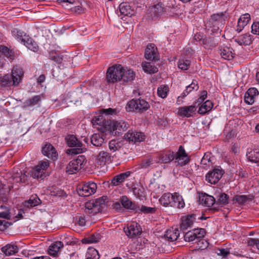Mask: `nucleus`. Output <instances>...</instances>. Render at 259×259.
Returning a JSON list of instances; mask_svg holds the SVG:
<instances>
[{
    "label": "nucleus",
    "instance_id": "864d4df0",
    "mask_svg": "<svg viewBox=\"0 0 259 259\" xmlns=\"http://www.w3.org/2000/svg\"><path fill=\"white\" fill-rule=\"evenodd\" d=\"M41 97L40 95H35L29 100L26 101L24 103L25 107H29L32 106H34L41 101Z\"/></svg>",
    "mask_w": 259,
    "mask_h": 259
},
{
    "label": "nucleus",
    "instance_id": "4d7b16f0",
    "mask_svg": "<svg viewBox=\"0 0 259 259\" xmlns=\"http://www.w3.org/2000/svg\"><path fill=\"white\" fill-rule=\"evenodd\" d=\"M11 33L13 36L20 40L21 42L24 40V35H27L24 31L16 28H13L11 31Z\"/></svg>",
    "mask_w": 259,
    "mask_h": 259
},
{
    "label": "nucleus",
    "instance_id": "7c9ffc66",
    "mask_svg": "<svg viewBox=\"0 0 259 259\" xmlns=\"http://www.w3.org/2000/svg\"><path fill=\"white\" fill-rule=\"evenodd\" d=\"M199 201L207 207H211L214 204L216 205V200L214 197L206 193H202L199 197Z\"/></svg>",
    "mask_w": 259,
    "mask_h": 259
},
{
    "label": "nucleus",
    "instance_id": "6e6d98bb",
    "mask_svg": "<svg viewBox=\"0 0 259 259\" xmlns=\"http://www.w3.org/2000/svg\"><path fill=\"white\" fill-rule=\"evenodd\" d=\"M143 69L145 72L149 74H154L158 71L157 67L152 65L150 63L146 62L143 65Z\"/></svg>",
    "mask_w": 259,
    "mask_h": 259
},
{
    "label": "nucleus",
    "instance_id": "5701e85b",
    "mask_svg": "<svg viewBox=\"0 0 259 259\" xmlns=\"http://www.w3.org/2000/svg\"><path fill=\"white\" fill-rule=\"evenodd\" d=\"M259 92L255 88H250L245 92L244 96V101L248 105H252L255 101Z\"/></svg>",
    "mask_w": 259,
    "mask_h": 259
},
{
    "label": "nucleus",
    "instance_id": "a18cd8bd",
    "mask_svg": "<svg viewBox=\"0 0 259 259\" xmlns=\"http://www.w3.org/2000/svg\"><path fill=\"white\" fill-rule=\"evenodd\" d=\"M0 52L2 53L8 59L11 60H14L15 59L16 56L14 51L5 46H0Z\"/></svg>",
    "mask_w": 259,
    "mask_h": 259
},
{
    "label": "nucleus",
    "instance_id": "f8f14e48",
    "mask_svg": "<svg viewBox=\"0 0 259 259\" xmlns=\"http://www.w3.org/2000/svg\"><path fill=\"white\" fill-rule=\"evenodd\" d=\"M24 74V71L21 66L17 65L13 66L10 74L12 77L13 87H16L19 85L22 80Z\"/></svg>",
    "mask_w": 259,
    "mask_h": 259
},
{
    "label": "nucleus",
    "instance_id": "de8ad7c7",
    "mask_svg": "<svg viewBox=\"0 0 259 259\" xmlns=\"http://www.w3.org/2000/svg\"><path fill=\"white\" fill-rule=\"evenodd\" d=\"M132 191L133 194L140 199H143L145 197L144 188L141 185H134L132 186Z\"/></svg>",
    "mask_w": 259,
    "mask_h": 259
},
{
    "label": "nucleus",
    "instance_id": "f704fd0d",
    "mask_svg": "<svg viewBox=\"0 0 259 259\" xmlns=\"http://www.w3.org/2000/svg\"><path fill=\"white\" fill-rule=\"evenodd\" d=\"M99 165H104L107 161H111V156L107 152L100 151L96 159Z\"/></svg>",
    "mask_w": 259,
    "mask_h": 259
},
{
    "label": "nucleus",
    "instance_id": "9d476101",
    "mask_svg": "<svg viewBox=\"0 0 259 259\" xmlns=\"http://www.w3.org/2000/svg\"><path fill=\"white\" fill-rule=\"evenodd\" d=\"M225 171L220 166H215L205 176V180L211 184H217L221 179Z\"/></svg>",
    "mask_w": 259,
    "mask_h": 259
},
{
    "label": "nucleus",
    "instance_id": "a19ab883",
    "mask_svg": "<svg viewBox=\"0 0 259 259\" xmlns=\"http://www.w3.org/2000/svg\"><path fill=\"white\" fill-rule=\"evenodd\" d=\"M124 140L113 139L109 143V148L113 152L119 150L124 145Z\"/></svg>",
    "mask_w": 259,
    "mask_h": 259
},
{
    "label": "nucleus",
    "instance_id": "774afa93",
    "mask_svg": "<svg viewBox=\"0 0 259 259\" xmlns=\"http://www.w3.org/2000/svg\"><path fill=\"white\" fill-rule=\"evenodd\" d=\"M236 175L240 178H247L248 177V174L246 170L241 167L236 170Z\"/></svg>",
    "mask_w": 259,
    "mask_h": 259
},
{
    "label": "nucleus",
    "instance_id": "c756f323",
    "mask_svg": "<svg viewBox=\"0 0 259 259\" xmlns=\"http://www.w3.org/2000/svg\"><path fill=\"white\" fill-rule=\"evenodd\" d=\"M179 236L180 232L178 228L168 229L165 231L164 235V238L169 242L177 240Z\"/></svg>",
    "mask_w": 259,
    "mask_h": 259
},
{
    "label": "nucleus",
    "instance_id": "c85d7f7f",
    "mask_svg": "<svg viewBox=\"0 0 259 259\" xmlns=\"http://www.w3.org/2000/svg\"><path fill=\"white\" fill-rule=\"evenodd\" d=\"M253 40V37L252 35L249 33H245L239 36L235 39V41L240 46H249L252 43Z\"/></svg>",
    "mask_w": 259,
    "mask_h": 259
},
{
    "label": "nucleus",
    "instance_id": "473e14b6",
    "mask_svg": "<svg viewBox=\"0 0 259 259\" xmlns=\"http://www.w3.org/2000/svg\"><path fill=\"white\" fill-rule=\"evenodd\" d=\"M41 200L36 194L32 195L28 200L24 202V206L28 208H32L40 205Z\"/></svg>",
    "mask_w": 259,
    "mask_h": 259
},
{
    "label": "nucleus",
    "instance_id": "ea45409f",
    "mask_svg": "<svg viewBox=\"0 0 259 259\" xmlns=\"http://www.w3.org/2000/svg\"><path fill=\"white\" fill-rule=\"evenodd\" d=\"M246 156L248 160L252 163H259V148H254L250 151H247Z\"/></svg>",
    "mask_w": 259,
    "mask_h": 259
},
{
    "label": "nucleus",
    "instance_id": "ddd939ff",
    "mask_svg": "<svg viewBox=\"0 0 259 259\" xmlns=\"http://www.w3.org/2000/svg\"><path fill=\"white\" fill-rule=\"evenodd\" d=\"M175 162L178 163V165L183 166L188 164L190 160V157L186 153L184 147L181 145L179 147L178 151L175 153Z\"/></svg>",
    "mask_w": 259,
    "mask_h": 259
},
{
    "label": "nucleus",
    "instance_id": "4be33fe9",
    "mask_svg": "<svg viewBox=\"0 0 259 259\" xmlns=\"http://www.w3.org/2000/svg\"><path fill=\"white\" fill-rule=\"evenodd\" d=\"M254 199L252 194L249 195H235L232 198L231 201L233 204L236 203L238 205H244L246 203L251 201Z\"/></svg>",
    "mask_w": 259,
    "mask_h": 259
},
{
    "label": "nucleus",
    "instance_id": "6ab92c4d",
    "mask_svg": "<svg viewBox=\"0 0 259 259\" xmlns=\"http://www.w3.org/2000/svg\"><path fill=\"white\" fill-rule=\"evenodd\" d=\"M126 235L130 238H135L141 235L142 231L140 225L137 223H133L125 230L124 229Z\"/></svg>",
    "mask_w": 259,
    "mask_h": 259
},
{
    "label": "nucleus",
    "instance_id": "393cba45",
    "mask_svg": "<svg viewBox=\"0 0 259 259\" xmlns=\"http://www.w3.org/2000/svg\"><path fill=\"white\" fill-rule=\"evenodd\" d=\"M119 9L121 15L131 17L135 13V10L130 4L127 2H122L119 6Z\"/></svg>",
    "mask_w": 259,
    "mask_h": 259
},
{
    "label": "nucleus",
    "instance_id": "c03bdc74",
    "mask_svg": "<svg viewBox=\"0 0 259 259\" xmlns=\"http://www.w3.org/2000/svg\"><path fill=\"white\" fill-rule=\"evenodd\" d=\"M172 194L170 193H165L162 194L159 201L161 205L165 207L171 206L172 200Z\"/></svg>",
    "mask_w": 259,
    "mask_h": 259
},
{
    "label": "nucleus",
    "instance_id": "052dcab7",
    "mask_svg": "<svg viewBox=\"0 0 259 259\" xmlns=\"http://www.w3.org/2000/svg\"><path fill=\"white\" fill-rule=\"evenodd\" d=\"M195 243H196L197 245L196 248L201 250H203L206 248L209 244L208 242L206 240L204 239V238L199 239L195 242Z\"/></svg>",
    "mask_w": 259,
    "mask_h": 259
},
{
    "label": "nucleus",
    "instance_id": "412c9836",
    "mask_svg": "<svg viewBox=\"0 0 259 259\" xmlns=\"http://www.w3.org/2000/svg\"><path fill=\"white\" fill-rule=\"evenodd\" d=\"M175 152L170 150H164L158 154L159 161L161 163H169L175 159Z\"/></svg>",
    "mask_w": 259,
    "mask_h": 259
},
{
    "label": "nucleus",
    "instance_id": "bf43d9fd",
    "mask_svg": "<svg viewBox=\"0 0 259 259\" xmlns=\"http://www.w3.org/2000/svg\"><path fill=\"white\" fill-rule=\"evenodd\" d=\"M168 91L169 89L167 85L160 86L157 89V95L161 98L164 99L167 97Z\"/></svg>",
    "mask_w": 259,
    "mask_h": 259
},
{
    "label": "nucleus",
    "instance_id": "37998d69",
    "mask_svg": "<svg viewBox=\"0 0 259 259\" xmlns=\"http://www.w3.org/2000/svg\"><path fill=\"white\" fill-rule=\"evenodd\" d=\"M92 123L93 125H98L105 127H106L107 125L109 126L103 115L94 116L92 119Z\"/></svg>",
    "mask_w": 259,
    "mask_h": 259
},
{
    "label": "nucleus",
    "instance_id": "6e6552de",
    "mask_svg": "<svg viewBox=\"0 0 259 259\" xmlns=\"http://www.w3.org/2000/svg\"><path fill=\"white\" fill-rule=\"evenodd\" d=\"M206 234V231L204 229L197 227L187 232H183V236L184 240L186 242H194L202 238H204Z\"/></svg>",
    "mask_w": 259,
    "mask_h": 259
},
{
    "label": "nucleus",
    "instance_id": "e2e57ef3",
    "mask_svg": "<svg viewBox=\"0 0 259 259\" xmlns=\"http://www.w3.org/2000/svg\"><path fill=\"white\" fill-rule=\"evenodd\" d=\"M51 192L52 195L56 196L63 197L67 195L66 192L63 190L56 187L52 188V190Z\"/></svg>",
    "mask_w": 259,
    "mask_h": 259
},
{
    "label": "nucleus",
    "instance_id": "a878e982",
    "mask_svg": "<svg viewBox=\"0 0 259 259\" xmlns=\"http://www.w3.org/2000/svg\"><path fill=\"white\" fill-rule=\"evenodd\" d=\"M108 197L106 196H103L101 197L96 199L94 200L95 205L96 211L98 212H102L107 208V203L108 201Z\"/></svg>",
    "mask_w": 259,
    "mask_h": 259
},
{
    "label": "nucleus",
    "instance_id": "5fc2aeb1",
    "mask_svg": "<svg viewBox=\"0 0 259 259\" xmlns=\"http://www.w3.org/2000/svg\"><path fill=\"white\" fill-rule=\"evenodd\" d=\"M137 210V211H135V213H141L142 212L145 214L154 213L156 211V208L155 207H148L144 205H142L141 207L138 205Z\"/></svg>",
    "mask_w": 259,
    "mask_h": 259
},
{
    "label": "nucleus",
    "instance_id": "20e7f679",
    "mask_svg": "<svg viewBox=\"0 0 259 259\" xmlns=\"http://www.w3.org/2000/svg\"><path fill=\"white\" fill-rule=\"evenodd\" d=\"M122 70L124 68L121 64H115L109 67L106 72V80L108 85L121 81Z\"/></svg>",
    "mask_w": 259,
    "mask_h": 259
},
{
    "label": "nucleus",
    "instance_id": "a211bd4d",
    "mask_svg": "<svg viewBox=\"0 0 259 259\" xmlns=\"http://www.w3.org/2000/svg\"><path fill=\"white\" fill-rule=\"evenodd\" d=\"M197 108V105L194 104L180 107L178 109V115L187 118L193 117V115L196 114Z\"/></svg>",
    "mask_w": 259,
    "mask_h": 259
},
{
    "label": "nucleus",
    "instance_id": "0eeeda50",
    "mask_svg": "<svg viewBox=\"0 0 259 259\" xmlns=\"http://www.w3.org/2000/svg\"><path fill=\"white\" fill-rule=\"evenodd\" d=\"M50 163L48 160L40 161L37 165H35L33 169L30 171L31 177L37 180H44L46 177L49 175L46 170L49 167Z\"/></svg>",
    "mask_w": 259,
    "mask_h": 259
},
{
    "label": "nucleus",
    "instance_id": "9b49d317",
    "mask_svg": "<svg viewBox=\"0 0 259 259\" xmlns=\"http://www.w3.org/2000/svg\"><path fill=\"white\" fill-rule=\"evenodd\" d=\"M108 130L111 134L118 136L127 130L129 124L126 122L122 120L120 121H115L110 122Z\"/></svg>",
    "mask_w": 259,
    "mask_h": 259
},
{
    "label": "nucleus",
    "instance_id": "7ed1b4c3",
    "mask_svg": "<svg viewBox=\"0 0 259 259\" xmlns=\"http://www.w3.org/2000/svg\"><path fill=\"white\" fill-rule=\"evenodd\" d=\"M65 141L68 147L72 148L67 150V153L75 155L80 154L87 151L85 145L74 135H68Z\"/></svg>",
    "mask_w": 259,
    "mask_h": 259
},
{
    "label": "nucleus",
    "instance_id": "f257e3e1",
    "mask_svg": "<svg viewBox=\"0 0 259 259\" xmlns=\"http://www.w3.org/2000/svg\"><path fill=\"white\" fill-rule=\"evenodd\" d=\"M228 19L226 11L214 13L207 18L205 23V29L211 34H218L222 31Z\"/></svg>",
    "mask_w": 259,
    "mask_h": 259
},
{
    "label": "nucleus",
    "instance_id": "b1692460",
    "mask_svg": "<svg viewBox=\"0 0 259 259\" xmlns=\"http://www.w3.org/2000/svg\"><path fill=\"white\" fill-rule=\"evenodd\" d=\"M22 43L28 49L35 53H37L39 50V46L37 42L29 35H24Z\"/></svg>",
    "mask_w": 259,
    "mask_h": 259
},
{
    "label": "nucleus",
    "instance_id": "3c124183",
    "mask_svg": "<svg viewBox=\"0 0 259 259\" xmlns=\"http://www.w3.org/2000/svg\"><path fill=\"white\" fill-rule=\"evenodd\" d=\"M12 86V77L10 74H6L3 77H0V86L5 88Z\"/></svg>",
    "mask_w": 259,
    "mask_h": 259
},
{
    "label": "nucleus",
    "instance_id": "8fccbe9b",
    "mask_svg": "<svg viewBox=\"0 0 259 259\" xmlns=\"http://www.w3.org/2000/svg\"><path fill=\"white\" fill-rule=\"evenodd\" d=\"M63 56L60 54H58L55 50L50 51L49 58L50 60L55 62L59 65L62 63ZM60 67V66H59Z\"/></svg>",
    "mask_w": 259,
    "mask_h": 259
},
{
    "label": "nucleus",
    "instance_id": "69168bd1",
    "mask_svg": "<svg viewBox=\"0 0 259 259\" xmlns=\"http://www.w3.org/2000/svg\"><path fill=\"white\" fill-rule=\"evenodd\" d=\"M70 10L72 13L75 14L81 15L85 13V9L81 6H77L71 7Z\"/></svg>",
    "mask_w": 259,
    "mask_h": 259
},
{
    "label": "nucleus",
    "instance_id": "603ef678",
    "mask_svg": "<svg viewBox=\"0 0 259 259\" xmlns=\"http://www.w3.org/2000/svg\"><path fill=\"white\" fill-rule=\"evenodd\" d=\"M104 139L99 134H95L91 138V142L96 147L101 146L104 142Z\"/></svg>",
    "mask_w": 259,
    "mask_h": 259
},
{
    "label": "nucleus",
    "instance_id": "79ce46f5",
    "mask_svg": "<svg viewBox=\"0 0 259 259\" xmlns=\"http://www.w3.org/2000/svg\"><path fill=\"white\" fill-rule=\"evenodd\" d=\"M102 236L100 233H95L89 236L88 237L82 239L81 242L83 244L97 243L101 239Z\"/></svg>",
    "mask_w": 259,
    "mask_h": 259
},
{
    "label": "nucleus",
    "instance_id": "2f4dec72",
    "mask_svg": "<svg viewBox=\"0 0 259 259\" xmlns=\"http://www.w3.org/2000/svg\"><path fill=\"white\" fill-rule=\"evenodd\" d=\"M250 21V16L248 13H246L241 16L238 21V25L236 31L240 32L243 28L247 25Z\"/></svg>",
    "mask_w": 259,
    "mask_h": 259
},
{
    "label": "nucleus",
    "instance_id": "cd10ccee",
    "mask_svg": "<svg viewBox=\"0 0 259 259\" xmlns=\"http://www.w3.org/2000/svg\"><path fill=\"white\" fill-rule=\"evenodd\" d=\"M131 175V171H127L113 177L111 180V184L113 186H117L121 184L124 181Z\"/></svg>",
    "mask_w": 259,
    "mask_h": 259
},
{
    "label": "nucleus",
    "instance_id": "09e8293b",
    "mask_svg": "<svg viewBox=\"0 0 259 259\" xmlns=\"http://www.w3.org/2000/svg\"><path fill=\"white\" fill-rule=\"evenodd\" d=\"M203 44L205 49H209L215 48L218 45V42L215 40L214 37H208L203 39Z\"/></svg>",
    "mask_w": 259,
    "mask_h": 259
},
{
    "label": "nucleus",
    "instance_id": "aec40b11",
    "mask_svg": "<svg viewBox=\"0 0 259 259\" xmlns=\"http://www.w3.org/2000/svg\"><path fill=\"white\" fill-rule=\"evenodd\" d=\"M44 155L55 160L58 158V153L54 147L50 143H46L41 150Z\"/></svg>",
    "mask_w": 259,
    "mask_h": 259
},
{
    "label": "nucleus",
    "instance_id": "680f3d73",
    "mask_svg": "<svg viewBox=\"0 0 259 259\" xmlns=\"http://www.w3.org/2000/svg\"><path fill=\"white\" fill-rule=\"evenodd\" d=\"M191 62L188 60H180L178 62V67L182 70H188L190 65Z\"/></svg>",
    "mask_w": 259,
    "mask_h": 259
},
{
    "label": "nucleus",
    "instance_id": "338daca9",
    "mask_svg": "<svg viewBox=\"0 0 259 259\" xmlns=\"http://www.w3.org/2000/svg\"><path fill=\"white\" fill-rule=\"evenodd\" d=\"M85 209H88L89 210H91V212H89L90 213H97L98 212L96 211V208L95 203L94 202V200H91L85 203Z\"/></svg>",
    "mask_w": 259,
    "mask_h": 259
},
{
    "label": "nucleus",
    "instance_id": "49530a36",
    "mask_svg": "<svg viewBox=\"0 0 259 259\" xmlns=\"http://www.w3.org/2000/svg\"><path fill=\"white\" fill-rule=\"evenodd\" d=\"M217 201H216L217 205L223 206L226 205L229 203V196L225 193H221L217 195Z\"/></svg>",
    "mask_w": 259,
    "mask_h": 259
},
{
    "label": "nucleus",
    "instance_id": "c9c22d12",
    "mask_svg": "<svg viewBox=\"0 0 259 259\" xmlns=\"http://www.w3.org/2000/svg\"><path fill=\"white\" fill-rule=\"evenodd\" d=\"M171 202V207L179 208H183L185 206V202L182 197L178 193H174L172 194V200Z\"/></svg>",
    "mask_w": 259,
    "mask_h": 259
},
{
    "label": "nucleus",
    "instance_id": "13d9d810",
    "mask_svg": "<svg viewBox=\"0 0 259 259\" xmlns=\"http://www.w3.org/2000/svg\"><path fill=\"white\" fill-rule=\"evenodd\" d=\"M215 252L224 259H227L228 256L230 254V249L228 248H217L215 249Z\"/></svg>",
    "mask_w": 259,
    "mask_h": 259
},
{
    "label": "nucleus",
    "instance_id": "72a5a7b5",
    "mask_svg": "<svg viewBox=\"0 0 259 259\" xmlns=\"http://www.w3.org/2000/svg\"><path fill=\"white\" fill-rule=\"evenodd\" d=\"M63 243L60 241H57L52 243L49 247V254L53 256L56 257L58 255V252L60 249L63 247Z\"/></svg>",
    "mask_w": 259,
    "mask_h": 259
},
{
    "label": "nucleus",
    "instance_id": "2eb2a0df",
    "mask_svg": "<svg viewBox=\"0 0 259 259\" xmlns=\"http://www.w3.org/2000/svg\"><path fill=\"white\" fill-rule=\"evenodd\" d=\"M124 140L136 143L145 140L146 136L144 133L136 130H130L124 136Z\"/></svg>",
    "mask_w": 259,
    "mask_h": 259
},
{
    "label": "nucleus",
    "instance_id": "1a4fd4ad",
    "mask_svg": "<svg viewBox=\"0 0 259 259\" xmlns=\"http://www.w3.org/2000/svg\"><path fill=\"white\" fill-rule=\"evenodd\" d=\"M97 184L94 182L79 185L76 189V191L80 196L88 197L94 194L97 190Z\"/></svg>",
    "mask_w": 259,
    "mask_h": 259
},
{
    "label": "nucleus",
    "instance_id": "39448f33",
    "mask_svg": "<svg viewBox=\"0 0 259 259\" xmlns=\"http://www.w3.org/2000/svg\"><path fill=\"white\" fill-rule=\"evenodd\" d=\"M208 218V217H205L203 215L199 216V212L197 210L193 211V212L190 214L182 217L180 229L181 231L184 232L188 228H191L197 219L202 221L206 220Z\"/></svg>",
    "mask_w": 259,
    "mask_h": 259
},
{
    "label": "nucleus",
    "instance_id": "4468645a",
    "mask_svg": "<svg viewBox=\"0 0 259 259\" xmlns=\"http://www.w3.org/2000/svg\"><path fill=\"white\" fill-rule=\"evenodd\" d=\"M164 12L162 4L158 3L150 7L147 14V18L150 20H156L159 18Z\"/></svg>",
    "mask_w": 259,
    "mask_h": 259
},
{
    "label": "nucleus",
    "instance_id": "4c0bfd02",
    "mask_svg": "<svg viewBox=\"0 0 259 259\" xmlns=\"http://www.w3.org/2000/svg\"><path fill=\"white\" fill-rule=\"evenodd\" d=\"M122 79L121 81H123V83H127L130 81H132L135 79L136 74L135 72L131 69L122 70Z\"/></svg>",
    "mask_w": 259,
    "mask_h": 259
},
{
    "label": "nucleus",
    "instance_id": "f3484780",
    "mask_svg": "<svg viewBox=\"0 0 259 259\" xmlns=\"http://www.w3.org/2000/svg\"><path fill=\"white\" fill-rule=\"evenodd\" d=\"M120 202L121 205L125 209L130 210L131 212L134 213L135 211H137V209L138 208V203L132 201L127 196L123 195L120 197Z\"/></svg>",
    "mask_w": 259,
    "mask_h": 259
},
{
    "label": "nucleus",
    "instance_id": "0e129e2a",
    "mask_svg": "<svg viewBox=\"0 0 259 259\" xmlns=\"http://www.w3.org/2000/svg\"><path fill=\"white\" fill-rule=\"evenodd\" d=\"M207 97V92L206 90H203L200 93L199 98L195 101L194 104L197 105V107L201 104Z\"/></svg>",
    "mask_w": 259,
    "mask_h": 259
},
{
    "label": "nucleus",
    "instance_id": "58836bf2",
    "mask_svg": "<svg viewBox=\"0 0 259 259\" xmlns=\"http://www.w3.org/2000/svg\"><path fill=\"white\" fill-rule=\"evenodd\" d=\"M213 103L208 100L199 106L198 113L201 115H204L208 113L213 108Z\"/></svg>",
    "mask_w": 259,
    "mask_h": 259
},
{
    "label": "nucleus",
    "instance_id": "bb28decb",
    "mask_svg": "<svg viewBox=\"0 0 259 259\" xmlns=\"http://www.w3.org/2000/svg\"><path fill=\"white\" fill-rule=\"evenodd\" d=\"M220 54L222 58L227 60H232L235 56L234 50L230 47H220Z\"/></svg>",
    "mask_w": 259,
    "mask_h": 259
},
{
    "label": "nucleus",
    "instance_id": "e433bc0d",
    "mask_svg": "<svg viewBox=\"0 0 259 259\" xmlns=\"http://www.w3.org/2000/svg\"><path fill=\"white\" fill-rule=\"evenodd\" d=\"M1 250L6 256H10L17 253L19 248L16 245L8 244L2 247Z\"/></svg>",
    "mask_w": 259,
    "mask_h": 259
},
{
    "label": "nucleus",
    "instance_id": "423d86ee",
    "mask_svg": "<svg viewBox=\"0 0 259 259\" xmlns=\"http://www.w3.org/2000/svg\"><path fill=\"white\" fill-rule=\"evenodd\" d=\"M87 163L85 156L80 155L76 158H74L69 162L67 165L65 170L66 172L69 175L76 174Z\"/></svg>",
    "mask_w": 259,
    "mask_h": 259
},
{
    "label": "nucleus",
    "instance_id": "f03ea898",
    "mask_svg": "<svg viewBox=\"0 0 259 259\" xmlns=\"http://www.w3.org/2000/svg\"><path fill=\"white\" fill-rule=\"evenodd\" d=\"M150 105L144 99L139 98L132 99L127 103L125 106V110L127 112H136L143 113L148 110Z\"/></svg>",
    "mask_w": 259,
    "mask_h": 259
},
{
    "label": "nucleus",
    "instance_id": "dca6fc26",
    "mask_svg": "<svg viewBox=\"0 0 259 259\" xmlns=\"http://www.w3.org/2000/svg\"><path fill=\"white\" fill-rule=\"evenodd\" d=\"M144 56L146 60L156 61L159 60V53L155 44H149L145 49Z\"/></svg>",
    "mask_w": 259,
    "mask_h": 259
}]
</instances>
